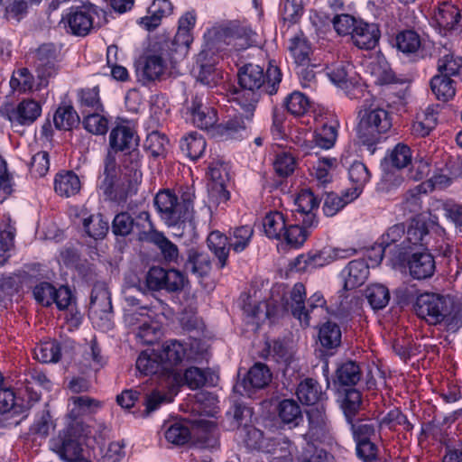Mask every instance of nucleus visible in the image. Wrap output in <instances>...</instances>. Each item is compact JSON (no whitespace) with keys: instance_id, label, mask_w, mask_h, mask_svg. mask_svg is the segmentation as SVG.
<instances>
[{"instance_id":"774afa93","label":"nucleus","mask_w":462,"mask_h":462,"mask_svg":"<svg viewBox=\"0 0 462 462\" xmlns=\"http://www.w3.org/2000/svg\"><path fill=\"white\" fill-rule=\"evenodd\" d=\"M168 143L169 140L164 134L158 131H152L147 135L143 148L145 151L149 152L152 157L165 156Z\"/></svg>"},{"instance_id":"3c124183","label":"nucleus","mask_w":462,"mask_h":462,"mask_svg":"<svg viewBox=\"0 0 462 462\" xmlns=\"http://www.w3.org/2000/svg\"><path fill=\"white\" fill-rule=\"evenodd\" d=\"M79 122V116L72 106H59L53 116L54 125L59 130H71Z\"/></svg>"},{"instance_id":"0eeeda50","label":"nucleus","mask_w":462,"mask_h":462,"mask_svg":"<svg viewBox=\"0 0 462 462\" xmlns=\"http://www.w3.org/2000/svg\"><path fill=\"white\" fill-rule=\"evenodd\" d=\"M81 431L82 424L80 422L69 423L51 440V449L64 461H76L82 455L79 442Z\"/></svg>"},{"instance_id":"423d86ee","label":"nucleus","mask_w":462,"mask_h":462,"mask_svg":"<svg viewBox=\"0 0 462 462\" xmlns=\"http://www.w3.org/2000/svg\"><path fill=\"white\" fill-rule=\"evenodd\" d=\"M98 13L99 9L96 5L89 2H80V5L69 8L61 23L68 32L76 36H86L94 28V15H98Z\"/></svg>"},{"instance_id":"e433bc0d","label":"nucleus","mask_w":462,"mask_h":462,"mask_svg":"<svg viewBox=\"0 0 462 462\" xmlns=\"http://www.w3.org/2000/svg\"><path fill=\"white\" fill-rule=\"evenodd\" d=\"M77 100L82 115L92 111H104V106L99 97L98 86L79 89L77 91Z\"/></svg>"},{"instance_id":"37998d69","label":"nucleus","mask_w":462,"mask_h":462,"mask_svg":"<svg viewBox=\"0 0 462 462\" xmlns=\"http://www.w3.org/2000/svg\"><path fill=\"white\" fill-rule=\"evenodd\" d=\"M340 327L333 321L323 323L319 329V340L326 350H335L341 345Z\"/></svg>"},{"instance_id":"aec40b11","label":"nucleus","mask_w":462,"mask_h":462,"mask_svg":"<svg viewBox=\"0 0 462 462\" xmlns=\"http://www.w3.org/2000/svg\"><path fill=\"white\" fill-rule=\"evenodd\" d=\"M381 37L378 24L369 23L359 19L357 25L354 27L351 40L355 46L360 50L370 51L376 47Z\"/></svg>"},{"instance_id":"bb28decb","label":"nucleus","mask_w":462,"mask_h":462,"mask_svg":"<svg viewBox=\"0 0 462 462\" xmlns=\"http://www.w3.org/2000/svg\"><path fill=\"white\" fill-rule=\"evenodd\" d=\"M143 242L154 244L166 263L181 265L182 261L179 255L178 246L169 240L162 232L157 231L154 225Z\"/></svg>"},{"instance_id":"cd10ccee","label":"nucleus","mask_w":462,"mask_h":462,"mask_svg":"<svg viewBox=\"0 0 462 462\" xmlns=\"http://www.w3.org/2000/svg\"><path fill=\"white\" fill-rule=\"evenodd\" d=\"M31 404L24 396L22 390L19 395H16L12 388L2 387L0 389V412H13L14 414H22L31 408Z\"/></svg>"},{"instance_id":"bf43d9fd","label":"nucleus","mask_w":462,"mask_h":462,"mask_svg":"<svg viewBox=\"0 0 462 462\" xmlns=\"http://www.w3.org/2000/svg\"><path fill=\"white\" fill-rule=\"evenodd\" d=\"M101 112H88L83 115L82 125L90 134L96 135H104L108 130V120L106 116L100 115Z\"/></svg>"},{"instance_id":"c756f323","label":"nucleus","mask_w":462,"mask_h":462,"mask_svg":"<svg viewBox=\"0 0 462 462\" xmlns=\"http://www.w3.org/2000/svg\"><path fill=\"white\" fill-rule=\"evenodd\" d=\"M342 273L345 277L344 289L353 290L365 283L369 275V266L364 259H356L348 263Z\"/></svg>"},{"instance_id":"ddd939ff","label":"nucleus","mask_w":462,"mask_h":462,"mask_svg":"<svg viewBox=\"0 0 462 462\" xmlns=\"http://www.w3.org/2000/svg\"><path fill=\"white\" fill-rule=\"evenodd\" d=\"M218 34L227 45H231L237 51L257 45V32L237 21L221 27Z\"/></svg>"},{"instance_id":"2eb2a0df","label":"nucleus","mask_w":462,"mask_h":462,"mask_svg":"<svg viewBox=\"0 0 462 462\" xmlns=\"http://www.w3.org/2000/svg\"><path fill=\"white\" fill-rule=\"evenodd\" d=\"M186 110L188 119L200 129H209L217 121V111L208 105L203 94L191 95L186 101Z\"/></svg>"},{"instance_id":"58836bf2","label":"nucleus","mask_w":462,"mask_h":462,"mask_svg":"<svg viewBox=\"0 0 462 462\" xmlns=\"http://www.w3.org/2000/svg\"><path fill=\"white\" fill-rule=\"evenodd\" d=\"M81 182L79 176L72 171L60 172L54 180V189L57 194L64 197L74 196L79 192Z\"/></svg>"},{"instance_id":"052dcab7","label":"nucleus","mask_w":462,"mask_h":462,"mask_svg":"<svg viewBox=\"0 0 462 462\" xmlns=\"http://www.w3.org/2000/svg\"><path fill=\"white\" fill-rule=\"evenodd\" d=\"M253 235L254 228L249 225L234 228L228 237L232 249L236 253L244 251L249 245Z\"/></svg>"},{"instance_id":"a19ab883","label":"nucleus","mask_w":462,"mask_h":462,"mask_svg":"<svg viewBox=\"0 0 462 462\" xmlns=\"http://www.w3.org/2000/svg\"><path fill=\"white\" fill-rule=\"evenodd\" d=\"M331 252V247L328 246L315 253H309L307 255H299L295 259V266L298 267L299 270L323 267L332 263Z\"/></svg>"},{"instance_id":"4d7b16f0","label":"nucleus","mask_w":462,"mask_h":462,"mask_svg":"<svg viewBox=\"0 0 462 462\" xmlns=\"http://www.w3.org/2000/svg\"><path fill=\"white\" fill-rule=\"evenodd\" d=\"M34 356L41 363H57L61 357L60 346L56 341L42 343L34 348Z\"/></svg>"},{"instance_id":"e2e57ef3","label":"nucleus","mask_w":462,"mask_h":462,"mask_svg":"<svg viewBox=\"0 0 462 462\" xmlns=\"http://www.w3.org/2000/svg\"><path fill=\"white\" fill-rule=\"evenodd\" d=\"M381 426L382 428L386 427L391 430H396L398 426H402L403 430L407 432H411L413 430V424L398 408H394L387 412L381 420Z\"/></svg>"},{"instance_id":"c03bdc74","label":"nucleus","mask_w":462,"mask_h":462,"mask_svg":"<svg viewBox=\"0 0 462 462\" xmlns=\"http://www.w3.org/2000/svg\"><path fill=\"white\" fill-rule=\"evenodd\" d=\"M288 48L299 66H304L310 62V55L312 52L311 45L302 32H299L291 38Z\"/></svg>"},{"instance_id":"0e129e2a","label":"nucleus","mask_w":462,"mask_h":462,"mask_svg":"<svg viewBox=\"0 0 462 462\" xmlns=\"http://www.w3.org/2000/svg\"><path fill=\"white\" fill-rule=\"evenodd\" d=\"M385 160L393 168H405L411 163V150L408 145L399 143Z\"/></svg>"},{"instance_id":"13d9d810","label":"nucleus","mask_w":462,"mask_h":462,"mask_svg":"<svg viewBox=\"0 0 462 462\" xmlns=\"http://www.w3.org/2000/svg\"><path fill=\"white\" fill-rule=\"evenodd\" d=\"M237 110V115H235L234 117L228 119L225 123L219 125V131L222 135H225L227 138H236V134L241 131H244L246 128V122H251V120H247L245 116V112L239 108Z\"/></svg>"},{"instance_id":"f03ea898","label":"nucleus","mask_w":462,"mask_h":462,"mask_svg":"<svg viewBox=\"0 0 462 462\" xmlns=\"http://www.w3.org/2000/svg\"><path fill=\"white\" fill-rule=\"evenodd\" d=\"M413 307L420 318L433 325L443 323L448 331L456 332L462 326V307L448 297L420 294Z\"/></svg>"},{"instance_id":"864d4df0","label":"nucleus","mask_w":462,"mask_h":462,"mask_svg":"<svg viewBox=\"0 0 462 462\" xmlns=\"http://www.w3.org/2000/svg\"><path fill=\"white\" fill-rule=\"evenodd\" d=\"M83 226L88 236L95 240L103 239L109 230L108 221L100 213L85 218Z\"/></svg>"},{"instance_id":"1a4fd4ad","label":"nucleus","mask_w":462,"mask_h":462,"mask_svg":"<svg viewBox=\"0 0 462 462\" xmlns=\"http://www.w3.org/2000/svg\"><path fill=\"white\" fill-rule=\"evenodd\" d=\"M88 317L100 328H109L113 317V307L110 292L106 284L96 282L92 288Z\"/></svg>"},{"instance_id":"5fc2aeb1","label":"nucleus","mask_w":462,"mask_h":462,"mask_svg":"<svg viewBox=\"0 0 462 462\" xmlns=\"http://www.w3.org/2000/svg\"><path fill=\"white\" fill-rule=\"evenodd\" d=\"M365 297L371 308L374 310H379L388 305L390 291L386 286L375 283L367 287L365 290Z\"/></svg>"},{"instance_id":"473e14b6","label":"nucleus","mask_w":462,"mask_h":462,"mask_svg":"<svg viewBox=\"0 0 462 462\" xmlns=\"http://www.w3.org/2000/svg\"><path fill=\"white\" fill-rule=\"evenodd\" d=\"M209 250L217 259V267L223 269L228 261L229 251L232 249L228 237L218 230L212 231L207 239Z\"/></svg>"},{"instance_id":"6e6d98bb","label":"nucleus","mask_w":462,"mask_h":462,"mask_svg":"<svg viewBox=\"0 0 462 462\" xmlns=\"http://www.w3.org/2000/svg\"><path fill=\"white\" fill-rule=\"evenodd\" d=\"M124 158L122 160V165L124 169L129 170L131 174L130 178H127L126 180H135L136 181V191L138 190V184L142 178V171L140 170L142 162H141V154L138 150V147L134 149L127 150L124 152Z\"/></svg>"},{"instance_id":"ea45409f","label":"nucleus","mask_w":462,"mask_h":462,"mask_svg":"<svg viewBox=\"0 0 462 462\" xmlns=\"http://www.w3.org/2000/svg\"><path fill=\"white\" fill-rule=\"evenodd\" d=\"M393 45L399 51L406 56H410L416 54L420 51L421 39L420 34L414 30H402L395 35Z\"/></svg>"},{"instance_id":"f3484780","label":"nucleus","mask_w":462,"mask_h":462,"mask_svg":"<svg viewBox=\"0 0 462 462\" xmlns=\"http://www.w3.org/2000/svg\"><path fill=\"white\" fill-rule=\"evenodd\" d=\"M20 381L23 384L22 392L31 406L40 401L41 389L51 390V383L46 374L37 368L27 369L23 374V379Z\"/></svg>"},{"instance_id":"a211bd4d","label":"nucleus","mask_w":462,"mask_h":462,"mask_svg":"<svg viewBox=\"0 0 462 462\" xmlns=\"http://www.w3.org/2000/svg\"><path fill=\"white\" fill-rule=\"evenodd\" d=\"M139 136L136 131L128 125L119 124L113 127L109 134V149L107 152H124L139 146Z\"/></svg>"},{"instance_id":"6e6552de","label":"nucleus","mask_w":462,"mask_h":462,"mask_svg":"<svg viewBox=\"0 0 462 462\" xmlns=\"http://www.w3.org/2000/svg\"><path fill=\"white\" fill-rule=\"evenodd\" d=\"M394 258L398 263L406 264L410 275L415 280H426L435 273V258L429 249L395 252Z\"/></svg>"},{"instance_id":"f257e3e1","label":"nucleus","mask_w":462,"mask_h":462,"mask_svg":"<svg viewBox=\"0 0 462 462\" xmlns=\"http://www.w3.org/2000/svg\"><path fill=\"white\" fill-rule=\"evenodd\" d=\"M282 74L279 67L269 64L266 71L263 68L246 63L239 68L237 72L239 89L235 102L245 112L247 120L254 117L256 106L263 95L273 96L277 93Z\"/></svg>"},{"instance_id":"2f4dec72","label":"nucleus","mask_w":462,"mask_h":462,"mask_svg":"<svg viewBox=\"0 0 462 462\" xmlns=\"http://www.w3.org/2000/svg\"><path fill=\"white\" fill-rule=\"evenodd\" d=\"M296 394L300 402L305 405L318 404L327 398L319 382L310 377L299 383Z\"/></svg>"},{"instance_id":"f8f14e48","label":"nucleus","mask_w":462,"mask_h":462,"mask_svg":"<svg viewBox=\"0 0 462 462\" xmlns=\"http://www.w3.org/2000/svg\"><path fill=\"white\" fill-rule=\"evenodd\" d=\"M0 113L13 125H31L42 114V106L33 99H23L16 106L5 103L0 106Z\"/></svg>"},{"instance_id":"72a5a7b5","label":"nucleus","mask_w":462,"mask_h":462,"mask_svg":"<svg viewBox=\"0 0 462 462\" xmlns=\"http://www.w3.org/2000/svg\"><path fill=\"white\" fill-rule=\"evenodd\" d=\"M309 430L307 436L311 440L320 441L328 432L327 416L323 406L310 409L308 412Z\"/></svg>"},{"instance_id":"5701e85b","label":"nucleus","mask_w":462,"mask_h":462,"mask_svg":"<svg viewBox=\"0 0 462 462\" xmlns=\"http://www.w3.org/2000/svg\"><path fill=\"white\" fill-rule=\"evenodd\" d=\"M434 19L446 32H462V14L459 8L451 4L439 5L434 11Z\"/></svg>"},{"instance_id":"09e8293b","label":"nucleus","mask_w":462,"mask_h":462,"mask_svg":"<svg viewBox=\"0 0 462 462\" xmlns=\"http://www.w3.org/2000/svg\"><path fill=\"white\" fill-rule=\"evenodd\" d=\"M437 125V115L434 109L428 107L424 111L418 113L416 121L411 125L413 134L420 137L429 135Z\"/></svg>"},{"instance_id":"39448f33","label":"nucleus","mask_w":462,"mask_h":462,"mask_svg":"<svg viewBox=\"0 0 462 462\" xmlns=\"http://www.w3.org/2000/svg\"><path fill=\"white\" fill-rule=\"evenodd\" d=\"M152 226L151 216L146 210L134 214V217L127 211H123L115 216L111 223V231L116 238H125L134 234L139 241L143 242L152 231Z\"/></svg>"},{"instance_id":"a878e982","label":"nucleus","mask_w":462,"mask_h":462,"mask_svg":"<svg viewBox=\"0 0 462 462\" xmlns=\"http://www.w3.org/2000/svg\"><path fill=\"white\" fill-rule=\"evenodd\" d=\"M181 265L185 272H189L198 277L208 276L211 271L212 263L210 256L195 248H189L186 252V257H181Z\"/></svg>"},{"instance_id":"de8ad7c7","label":"nucleus","mask_w":462,"mask_h":462,"mask_svg":"<svg viewBox=\"0 0 462 462\" xmlns=\"http://www.w3.org/2000/svg\"><path fill=\"white\" fill-rule=\"evenodd\" d=\"M278 416L282 423L298 426L303 420L300 406L292 399H284L278 405Z\"/></svg>"},{"instance_id":"c9c22d12","label":"nucleus","mask_w":462,"mask_h":462,"mask_svg":"<svg viewBox=\"0 0 462 462\" xmlns=\"http://www.w3.org/2000/svg\"><path fill=\"white\" fill-rule=\"evenodd\" d=\"M207 143L202 134L190 132L180 140L181 152L191 161H197L205 152Z\"/></svg>"},{"instance_id":"c85d7f7f","label":"nucleus","mask_w":462,"mask_h":462,"mask_svg":"<svg viewBox=\"0 0 462 462\" xmlns=\"http://www.w3.org/2000/svg\"><path fill=\"white\" fill-rule=\"evenodd\" d=\"M358 196V188L347 189L341 195L333 191L326 192L323 198V212L327 217H333Z\"/></svg>"},{"instance_id":"680f3d73","label":"nucleus","mask_w":462,"mask_h":462,"mask_svg":"<svg viewBox=\"0 0 462 462\" xmlns=\"http://www.w3.org/2000/svg\"><path fill=\"white\" fill-rule=\"evenodd\" d=\"M309 236L310 231L300 227V223H290L289 220L282 237L291 247L299 248L303 245Z\"/></svg>"},{"instance_id":"9b49d317","label":"nucleus","mask_w":462,"mask_h":462,"mask_svg":"<svg viewBox=\"0 0 462 462\" xmlns=\"http://www.w3.org/2000/svg\"><path fill=\"white\" fill-rule=\"evenodd\" d=\"M159 358L163 365V370L167 374V378L172 382H179L180 374L176 372V366L180 365L188 357V346L177 339L165 341L157 348Z\"/></svg>"},{"instance_id":"7c9ffc66","label":"nucleus","mask_w":462,"mask_h":462,"mask_svg":"<svg viewBox=\"0 0 462 462\" xmlns=\"http://www.w3.org/2000/svg\"><path fill=\"white\" fill-rule=\"evenodd\" d=\"M350 424L355 441L376 439L379 437L381 420L372 418L353 419Z\"/></svg>"},{"instance_id":"79ce46f5","label":"nucleus","mask_w":462,"mask_h":462,"mask_svg":"<svg viewBox=\"0 0 462 462\" xmlns=\"http://www.w3.org/2000/svg\"><path fill=\"white\" fill-rule=\"evenodd\" d=\"M366 71L371 75L376 85H388L396 82L394 72L384 60L377 59L370 61L366 67Z\"/></svg>"},{"instance_id":"603ef678","label":"nucleus","mask_w":462,"mask_h":462,"mask_svg":"<svg viewBox=\"0 0 462 462\" xmlns=\"http://www.w3.org/2000/svg\"><path fill=\"white\" fill-rule=\"evenodd\" d=\"M342 390L344 391V399L341 407L346 421L351 422L360 410L362 393L356 388H345Z\"/></svg>"},{"instance_id":"69168bd1","label":"nucleus","mask_w":462,"mask_h":462,"mask_svg":"<svg viewBox=\"0 0 462 462\" xmlns=\"http://www.w3.org/2000/svg\"><path fill=\"white\" fill-rule=\"evenodd\" d=\"M337 138V125L324 124L314 134V143L316 146L322 149H330L335 145Z\"/></svg>"},{"instance_id":"9d476101","label":"nucleus","mask_w":462,"mask_h":462,"mask_svg":"<svg viewBox=\"0 0 462 462\" xmlns=\"http://www.w3.org/2000/svg\"><path fill=\"white\" fill-rule=\"evenodd\" d=\"M430 226L432 225L425 219L420 217H412L406 226V236L395 246V252L405 251L407 253L428 249L431 240Z\"/></svg>"},{"instance_id":"a18cd8bd","label":"nucleus","mask_w":462,"mask_h":462,"mask_svg":"<svg viewBox=\"0 0 462 462\" xmlns=\"http://www.w3.org/2000/svg\"><path fill=\"white\" fill-rule=\"evenodd\" d=\"M430 88L438 100L447 102L455 97L456 82L447 75L439 74L431 79Z\"/></svg>"},{"instance_id":"7ed1b4c3","label":"nucleus","mask_w":462,"mask_h":462,"mask_svg":"<svg viewBox=\"0 0 462 462\" xmlns=\"http://www.w3.org/2000/svg\"><path fill=\"white\" fill-rule=\"evenodd\" d=\"M116 154L107 152L104 159L103 180L98 184L105 199L116 203H125L128 198L136 194L135 180L117 181Z\"/></svg>"},{"instance_id":"4468645a","label":"nucleus","mask_w":462,"mask_h":462,"mask_svg":"<svg viewBox=\"0 0 462 462\" xmlns=\"http://www.w3.org/2000/svg\"><path fill=\"white\" fill-rule=\"evenodd\" d=\"M273 374L263 363L256 362L247 371L244 378L234 385V392L251 397L256 390H261L272 382Z\"/></svg>"},{"instance_id":"dca6fc26","label":"nucleus","mask_w":462,"mask_h":462,"mask_svg":"<svg viewBox=\"0 0 462 462\" xmlns=\"http://www.w3.org/2000/svg\"><path fill=\"white\" fill-rule=\"evenodd\" d=\"M282 301L283 310L291 312L293 318L300 321L301 327H310V318L305 312L306 288L302 282L295 283L289 297L283 296Z\"/></svg>"},{"instance_id":"f704fd0d","label":"nucleus","mask_w":462,"mask_h":462,"mask_svg":"<svg viewBox=\"0 0 462 462\" xmlns=\"http://www.w3.org/2000/svg\"><path fill=\"white\" fill-rule=\"evenodd\" d=\"M165 68V60L160 55L152 54L146 56L142 69H138L139 81L143 85H147L159 79L163 74Z\"/></svg>"},{"instance_id":"4c0bfd02","label":"nucleus","mask_w":462,"mask_h":462,"mask_svg":"<svg viewBox=\"0 0 462 462\" xmlns=\"http://www.w3.org/2000/svg\"><path fill=\"white\" fill-rule=\"evenodd\" d=\"M157 356H159L157 349H152L150 353L142 352L136 360V369L144 375L160 374L167 377L161 358Z\"/></svg>"},{"instance_id":"49530a36","label":"nucleus","mask_w":462,"mask_h":462,"mask_svg":"<svg viewBox=\"0 0 462 462\" xmlns=\"http://www.w3.org/2000/svg\"><path fill=\"white\" fill-rule=\"evenodd\" d=\"M125 300L127 306L137 308L134 311L125 314V320L131 325L141 321L140 318H147L149 320H152L157 315L154 306L143 304L142 300L135 296L126 295Z\"/></svg>"},{"instance_id":"338daca9","label":"nucleus","mask_w":462,"mask_h":462,"mask_svg":"<svg viewBox=\"0 0 462 462\" xmlns=\"http://www.w3.org/2000/svg\"><path fill=\"white\" fill-rule=\"evenodd\" d=\"M300 462H336L335 457L325 450L308 442L303 448L300 457Z\"/></svg>"},{"instance_id":"4be33fe9","label":"nucleus","mask_w":462,"mask_h":462,"mask_svg":"<svg viewBox=\"0 0 462 462\" xmlns=\"http://www.w3.org/2000/svg\"><path fill=\"white\" fill-rule=\"evenodd\" d=\"M167 212H162L160 216L165 224L169 226H180L189 221L193 215V202L189 193L181 196V200L177 199L176 206H169Z\"/></svg>"},{"instance_id":"b1692460","label":"nucleus","mask_w":462,"mask_h":462,"mask_svg":"<svg viewBox=\"0 0 462 462\" xmlns=\"http://www.w3.org/2000/svg\"><path fill=\"white\" fill-rule=\"evenodd\" d=\"M362 376L359 364L353 360H346L337 365L333 377V383L338 391L345 388H355Z\"/></svg>"},{"instance_id":"6ab92c4d","label":"nucleus","mask_w":462,"mask_h":462,"mask_svg":"<svg viewBox=\"0 0 462 462\" xmlns=\"http://www.w3.org/2000/svg\"><path fill=\"white\" fill-rule=\"evenodd\" d=\"M58 54L55 44L51 42L42 43L35 50L33 63L39 78L47 79L56 73Z\"/></svg>"},{"instance_id":"412c9836","label":"nucleus","mask_w":462,"mask_h":462,"mask_svg":"<svg viewBox=\"0 0 462 462\" xmlns=\"http://www.w3.org/2000/svg\"><path fill=\"white\" fill-rule=\"evenodd\" d=\"M167 212H162L160 216L165 224L169 226H180L189 221L193 215V202L189 193L181 196V200L177 199L176 206H169Z\"/></svg>"},{"instance_id":"393cba45","label":"nucleus","mask_w":462,"mask_h":462,"mask_svg":"<svg viewBox=\"0 0 462 462\" xmlns=\"http://www.w3.org/2000/svg\"><path fill=\"white\" fill-rule=\"evenodd\" d=\"M191 445L200 449H217L219 439L216 424L212 421H200L192 430Z\"/></svg>"},{"instance_id":"8fccbe9b","label":"nucleus","mask_w":462,"mask_h":462,"mask_svg":"<svg viewBox=\"0 0 462 462\" xmlns=\"http://www.w3.org/2000/svg\"><path fill=\"white\" fill-rule=\"evenodd\" d=\"M288 221V217H285L282 212H270L263 218V228L266 236L270 238L281 239Z\"/></svg>"},{"instance_id":"20e7f679","label":"nucleus","mask_w":462,"mask_h":462,"mask_svg":"<svg viewBox=\"0 0 462 462\" xmlns=\"http://www.w3.org/2000/svg\"><path fill=\"white\" fill-rule=\"evenodd\" d=\"M359 123L356 126V136L367 146H373L381 139V134L392 127L389 113L380 107L363 109L359 112Z\"/></svg>"}]
</instances>
